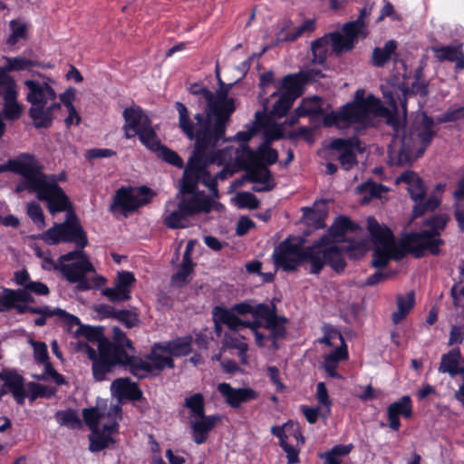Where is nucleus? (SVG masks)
<instances>
[{
	"mask_svg": "<svg viewBox=\"0 0 464 464\" xmlns=\"http://www.w3.org/2000/svg\"><path fill=\"white\" fill-rule=\"evenodd\" d=\"M373 117H383L392 127L393 138L392 149L398 153V163L408 164L420 157L436 134L435 124L431 118L423 114L420 121L406 128L401 126L379 99L372 95L364 98V91L358 90L354 101L343 106L339 111H332L323 117L325 126H336L344 129L353 126L355 130H362L372 124Z\"/></svg>",
	"mask_w": 464,
	"mask_h": 464,
	"instance_id": "nucleus-1",
	"label": "nucleus"
},
{
	"mask_svg": "<svg viewBox=\"0 0 464 464\" xmlns=\"http://www.w3.org/2000/svg\"><path fill=\"white\" fill-rule=\"evenodd\" d=\"M190 92L207 103L205 113H197L192 120L187 107L177 102L179 127L189 140H196L193 153L205 155L207 149L214 148L224 138L227 123L235 111L234 102L223 91L213 93L198 85L192 86Z\"/></svg>",
	"mask_w": 464,
	"mask_h": 464,
	"instance_id": "nucleus-2",
	"label": "nucleus"
},
{
	"mask_svg": "<svg viewBox=\"0 0 464 464\" xmlns=\"http://www.w3.org/2000/svg\"><path fill=\"white\" fill-rule=\"evenodd\" d=\"M208 160L205 155L193 153L184 169L182 178L183 196L170 199L166 203L163 220L165 225L172 229L186 227L188 218L199 212H209L212 208L211 199L204 193L194 192L198 183L204 184L213 195H218L217 181L208 169Z\"/></svg>",
	"mask_w": 464,
	"mask_h": 464,
	"instance_id": "nucleus-3",
	"label": "nucleus"
},
{
	"mask_svg": "<svg viewBox=\"0 0 464 464\" xmlns=\"http://www.w3.org/2000/svg\"><path fill=\"white\" fill-rule=\"evenodd\" d=\"M42 239L49 245H57L61 242H72L76 249L59 257V271L71 283H79V288L86 290L90 288L84 281L88 273L94 272V267L83 248L88 245L86 235L72 217V212L67 213V218L61 224H55L42 236Z\"/></svg>",
	"mask_w": 464,
	"mask_h": 464,
	"instance_id": "nucleus-4",
	"label": "nucleus"
},
{
	"mask_svg": "<svg viewBox=\"0 0 464 464\" xmlns=\"http://www.w3.org/2000/svg\"><path fill=\"white\" fill-rule=\"evenodd\" d=\"M12 171L23 176L24 179L16 186V191L25 189L34 191L37 198L47 202L52 215L65 211L70 201L62 188L57 184L55 176H47L41 172L34 156L22 154L14 160L0 165V173Z\"/></svg>",
	"mask_w": 464,
	"mask_h": 464,
	"instance_id": "nucleus-5",
	"label": "nucleus"
},
{
	"mask_svg": "<svg viewBox=\"0 0 464 464\" xmlns=\"http://www.w3.org/2000/svg\"><path fill=\"white\" fill-rule=\"evenodd\" d=\"M326 237H321L313 246L303 249L299 243L285 240L273 253L276 266L285 271H294L302 263L310 265L309 273L318 274L328 264L336 272L345 267V262L339 250L334 246H326Z\"/></svg>",
	"mask_w": 464,
	"mask_h": 464,
	"instance_id": "nucleus-6",
	"label": "nucleus"
},
{
	"mask_svg": "<svg viewBox=\"0 0 464 464\" xmlns=\"http://www.w3.org/2000/svg\"><path fill=\"white\" fill-rule=\"evenodd\" d=\"M113 332L116 343L106 340L96 342L93 337L91 340L86 339L88 342L77 341L75 343L76 350L92 360V374L98 382L103 381L106 374L118 364L130 371V353L125 342L128 339L118 327H114Z\"/></svg>",
	"mask_w": 464,
	"mask_h": 464,
	"instance_id": "nucleus-7",
	"label": "nucleus"
},
{
	"mask_svg": "<svg viewBox=\"0 0 464 464\" xmlns=\"http://www.w3.org/2000/svg\"><path fill=\"white\" fill-rule=\"evenodd\" d=\"M369 14L370 9L363 7L355 21H350L343 24V35L340 33H331L313 42L311 44V51L314 65L324 66L330 46L332 51L336 53L348 52L353 49L359 38L366 37L368 31L365 19ZM307 69H310V67H307ZM311 69L321 70L323 73L322 68L314 66ZM323 76L322 74L321 77Z\"/></svg>",
	"mask_w": 464,
	"mask_h": 464,
	"instance_id": "nucleus-8",
	"label": "nucleus"
},
{
	"mask_svg": "<svg viewBox=\"0 0 464 464\" xmlns=\"http://www.w3.org/2000/svg\"><path fill=\"white\" fill-rule=\"evenodd\" d=\"M257 130L256 122L247 126V129L236 134L235 140L240 142L238 148L227 147L218 150L216 154L208 156L205 153V160L208 164L217 163L222 165L227 160V156H230V160H234L238 164H262L266 167L276 163L278 160V153L270 146V139L265 140L258 146L256 150H252L246 146V142L251 140ZM279 136H274L271 140L278 139Z\"/></svg>",
	"mask_w": 464,
	"mask_h": 464,
	"instance_id": "nucleus-9",
	"label": "nucleus"
},
{
	"mask_svg": "<svg viewBox=\"0 0 464 464\" xmlns=\"http://www.w3.org/2000/svg\"><path fill=\"white\" fill-rule=\"evenodd\" d=\"M82 416L92 430L89 436L91 451H100L114 443L112 435L118 432V421L121 419L119 402H99L95 407L84 409Z\"/></svg>",
	"mask_w": 464,
	"mask_h": 464,
	"instance_id": "nucleus-10",
	"label": "nucleus"
},
{
	"mask_svg": "<svg viewBox=\"0 0 464 464\" xmlns=\"http://www.w3.org/2000/svg\"><path fill=\"white\" fill-rule=\"evenodd\" d=\"M40 79L24 82L27 89L26 101L30 104L29 115L35 128L51 126L55 114L61 110L57 94L52 84L54 81L39 74Z\"/></svg>",
	"mask_w": 464,
	"mask_h": 464,
	"instance_id": "nucleus-11",
	"label": "nucleus"
},
{
	"mask_svg": "<svg viewBox=\"0 0 464 464\" xmlns=\"http://www.w3.org/2000/svg\"><path fill=\"white\" fill-rule=\"evenodd\" d=\"M448 222L445 215H438L427 221L430 230L414 232L406 235L401 239L403 249L411 253L415 257L422 256L426 252L432 255L440 253V246L443 244L440 239V231L444 229Z\"/></svg>",
	"mask_w": 464,
	"mask_h": 464,
	"instance_id": "nucleus-12",
	"label": "nucleus"
},
{
	"mask_svg": "<svg viewBox=\"0 0 464 464\" xmlns=\"http://www.w3.org/2000/svg\"><path fill=\"white\" fill-rule=\"evenodd\" d=\"M321 70L306 69L296 74H289L284 77L281 82V92H274L271 97L279 96L274 104L271 113L276 117L285 116L295 99L302 94V85L310 81L321 78Z\"/></svg>",
	"mask_w": 464,
	"mask_h": 464,
	"instance_id": "nucleus-13",
	"label": "nucleus"
},
{
	"mask_svg": "<svg viewBox=\"0 0 464 464\" xmlns=\"http://www.w3.org/2000/svg\"><path fill=\"white\" fill-rule=\"evenodd\" d=\"M130 353V372L138 378H144L149 374H157L165 368H174L173 359L163 343H154L150 353L145 357L133 355V347L130 340H125Z\"/></svg>",
	"mask_w": 464,
	"mask_h": 464,
	"instance_id": "nucleus-14",
	"label": "nucleus"
},
{
	"mask_svg": "<svg viewBox=\"0 0 464 464\" xmlns=\"http://www.w3.org/2000/svg\"><path fill=\"white\" fill-rule=\"evenodd\" d=\"M367 228L374 245L372 264L375 268L384 267L392 258L399 259L402 256V252L387 227L381 226L374 218L370 217L367 218Z\"/></svg>",
	"mask_w": 464,
	"mask_h": 464,
	"instance_id": "nucleus-15",
	"label": "nucleus"
},
{
	"mask_svg": "<svg viewBox=\"0 0 464 464\" xmlns=\"http://www.w3.org/2000/svg\"><path fill=\"white\" fill-rule=\"evenodd\" d=\"M222 165L223 169L214 179H225L244 168L246 169V179L255 183L252 188L254 191H269L276 185L271 171L262 164H238L234 160H230V156H227V160Z\"/></svg>",
	"mask_w": 464,
	"mask_h": 464,
	"instance_id": "nucleus-16",
	"label": "nucleus"
},
{
	"mask_svg": "<svg viewBox=\"0 0 464 464\" xmlns=\"http://www.w3.org/2000/svg\"><path fill=\"white\" fill-rule=\"evenodd\" d=\"M398 181L407 184V190L415 202L413 208L414 217L423 215L425 212L435 209L440 205L439 194L443 191V185H438L435 192L425 199L426 188L420 177L411 171H405Z\"/></svg>",
	"mask_w": 464,
	"mask_h": 464,
	"instance_id": "nucleus-17",
	"label": "nucleus"
},
{
	"mask_svg": "<svg viewBox=\"0 0 464 464\" xmlns=\"http://www.w3.org/2000/svg\"><path fill=\"white\" fill-rule=\"evenodd\" d=\"M153 197L147 187H121L116 190L111 205V211L119 212L124 217L148 204Z\"/></svg>",
	"mask_w": 464,
	"mask_h": 464,
	"instance_id": "nucleus-18",
	"label": "nucleus"
},
{
	"mask_svg": "<svg viewBox=\"0 0 464 464\" xmlns=\"http://www.w3.org/2000/svg\"><path fill=\"white\" fill-rule=\"evenodd\" d=\"M256 306L253 307L246 302L234 304L230 309L223 307H215L213 316L216 321V330L219 331L218 324H226L232 332L239 333L246 330V327L252 324V321H244L237 315L251 314L254 320H259L260 315L256 314Z\"/></svg>",
	"mask_w": 464,
	"mask_h": 464,
	"instance_id": "nucleus-19",
	"label": "nucleus"
},
{
	"mask_svg": "<svg viewBox=\"0 0 464 464\" xmlns=\"http://www.w3.org/2000/svg\"><path fill=\"white\" fill-rule=\"evenodd\" d=\"M0 86L4 88L3 98L4 107L0 111V139L5 130L4 118L14 121L18 120L23 111V106L18 102L17 85L13 77L0 71Z\"/></svg>",
	"mask_w": 464,
	"mask_h": 464,
	"instance_id": "nucleus-20",
	"label": "nucleus"
},
{
	"mask_svg": "<svg viewBox=\"0 0 464 464\" xmlns=\"http://www.w3.org/2000/svg\"><path fill=\"white\" fill-rule=\"evenodd\" d=\"M32 313L42 315L34 320L35 325L42 326L46 322V316L56 315L59 320L64 324L66 330L72 333L75 338L84 337L85 339L91 340L94 337L93 328L82 324L77 316L68 314L63 309H51L49 307L35 308L32 310Z\"/></svg>",
	"mask_w": 464,
	"mask_h": 464,
	"instance_id": "nucleus-21",
	"label": "nucleus"
},
{
	"mask_svg": "<svg viewBox=\"0 0 464 464\" xmlns=\"http://www.w3.org/2000/svg\"><path fill=\"white\" fill-rule=\"evenodd\" d=\"M217 390L225 402L233 409H240L243 403L254 401L258 397V393L252 388H234L227 382L219 383Z\"/></svg>",
	"mask_w": 464,
	"mask_h": 464,
	"instance_id": "nucleus-22",
	"label": "nucleus"
},
{
	"mask_svg": "<svg viewBox=\"0 0 464 464\" xmlns=\"http://www.w3.org/2000/svg\"><path fill=\"white\" fill-rule=\"evenodd\" d=\"M330 147L338 150L341 166L348 170L356 163V152H362V148L360 140L353 137L348 139H335L332 140Z\"/></svg>",
	"mask_w": 464,
	"mask_h": 464,
	"instance_id": "nucleus-23",
	"label": "nucleus"
},
{
	"mask_svg": "<svg viewBox=\"0 0 464 464\" xmlns=\"http://www.w3.org/2000/svg\"><path fill=\"white\" fill-rule=\"evenodd\" d=\"M125 123L123 125L126 139L135 137L140 131L151 126L149 116L139 107L127 108L123 111Z\"/></svg>",
	"mask_w": 464,
	"mask_h": 464,
	"instance_id": "nucleus-24",
	"label": "nucleus"
},
{
	"mask_svg": "<svg viewBox=\"0 0 464 464\" xmlns=\"http://www.w3.org/2000/svg\"><path fill=\"white\" fill-rule=\"evenodd\" d=\"M256 312L264 319L263 329L269 332L271 342L276 346L277 339L285 334V327L278 322L275 312L268 305L258 304Z\"/></svg>",
	"mask_w": 464,
	"mask_h": 464,
	"instance_id": "nucleus-25",
	"label": "nucleus"
},
{
	"mask_svg": "<svg viewBox=\"0 0 464 464\" xmlns=\"http://www.w3.org/2000/svg\"><path fill=\"white\" fill-rule=\"evenodd\" d=\"M220 418L217 415H202L199 418L189 420V424L192 429V437L196 444L200 445L204 443L208 433L216 426Z\"/></svg>",
	"mask_w": 464,
	"mask_h": 464,
	"instance_id": "nucleus-26",
	"label": "nucleus"
},
{
	"mask_svg": "<svg viewBox=\"0 0 464 464\" xmlns=\"http://www.w3.org/2000/svg\"><path fill=\"white\" fill-rule=\"evenodd\" d=\"M412 413V404L410 396L404 395L399 401L389 405L387 415L389 426L393 430H398L401 427L399 416L410 418Z\"/></svg>",
	"mask_w": 464,
	"mask_h": 464,
	"instance_id": "nucleus-27",
	"label": "nucleus"
},
{
	"mask_svg": "<svg viewBox=\"0 0 464 464\" xmlns=\"http://www.w3.org/2000/svg\"><path fill=\"white\" fill-rule=\"evenodd\" d=\"M3 381L5 388L8 392H11L14 399L18 404H24L26 397V392L24 387V380L21 375L13 371H3L2 372Z\"/></svg>",
	"mask_w": 464,
	"mask_h": 464,
	"instance_id": "nucleus-28",
	"label": "nucleus"
},
{
	"mask_svg": "<svg viewBox=\"0 0 464 464\" xmlns=\"http://www.w3.org/2000/svg\"><path fill=\"white\" fill-rule=\"evenodd\" d=\"M461 353L459 348L452 349L447 354H443L439 367V372L449 373L451 377L464 375V366H460Z\"/></svg>",
	"mask_w": 464,
	"mask_h": 464,
	"instance_id": "nucleus-29",
	"label": "nucleus"
},
{
	"mask_svg": "<svg viewBox=\"0 0 464 464\" xmlns=\"http://www.w3.org/2000/svg\"><path fill=\"white\" fill-rule=\"evenodd\" d=\"M357 228L356 225H354L348 218L346 217H339L335 219L334 224L329 228V235L324 236L326 237V246H334V245L329 244V237L333 238L334 241H343V237L349 231H353ZM340 253L342 251L336 246H334ZM343 256V254H341Z\"/></svg>",
	"mask_w": 464,
	"mask_h": 464,
	"instance_id": "nucleus-30",
	"label": "nucleus"
},
{
	"mask_svg": "<svg viewBox=\"0 0 464 464\" xmlns=\"http://www.w3.org/2000/svg\"><path fill=\"white\" fill-rule=\"evenodd\" d=\"M348 358V352L343 346L336 348L334 351L327 354L324 358L323 368L327 374L332 378L341 379V375L336 372V369L341 361H344Z\"/></svg>",
	"mask_w": 464,
	"mask_h": 464,
	"instance_id": "nucleus-31",
	"label": "nucleus"
},
{
	"mask_svg": "<svg viewBox=\"0 0 464 464\" xmlns=\"http://www.w3.org/2000/svg\"><path fill=\"white\" fill-rule=\"evenodd\" d=\"M433 51L440 61L456 62L457 69H464V54L460 46L447 45L436 47Z\"/></svg>",
	"mask_w": 464,
	"mask_h": 464,
	"instance_id": "nucleus-32",
	"label": "nucleus"
},
{
	"mask_svg": "<svg viewBox=\"0 0 464 464\" xmlns=\"http://www.w3.org/2000/svg\"><path fill=\"white\" fill-rule=\"evenodd\" d=\"M247 334V330H245L239 333L233 332V334H226L224 336L225 345L237 349L238 351V356L243 362L246 361V353L248 350V345L245 342Z\"/></svg>",
	"mask_w": 464,
	"mask_h": 464,
	"instance_id": "nucleus-33",
	"label": "nucleus"
},
{
	"mask_svg": "<svg viewBox=\"0 0 464 464\" xmlns=\"http://www.w3.org/2000/svg\"><path fill=\"white\" fill-rule=\"evenodd\" d=\"M171 357L185 356L191 353L193 338L190 335L179 337L172 341L162 342Z\"/></svg>",
	"mask_w": 464,
	"mask_h": 464,
	"instance_id": "nucleus-34",
	"label": "nucleus"
},
{
	"mask_svg": "<svg viewBox=\"0 0 464 464\" xmlns=\"http://www.w3.org/2000/svg\"><path fill=\"white\" fill-rule=\"evenodd\" d=\"M414 303L413 292H408L406 295H399L397 296V310L392 314L393 324H400L412 309Z\"/></svg>",
	"mask_w": 464,
	"mask_h": 464,
	"instance_id": "nucleus-35",
	"label": "nucleus"
},
{
	"mask_svg": "<svg viewBox=\"0 0 464 464\" xmlns=\"http://www.w3.org/2000/svg\"><path fill=\"white\" fill-rule=\"evenodd\" d=\"M5 64L0 71H3L5 74L7 72L13 71H25L30 70L34 66H40L41 63L37 61L27 59L23 56L17 57H5Z\"/></svg>",
	"mask_w": 464,
	"mask_h": 464,
	"instance_id": "nucleus-36",
	"label": "nucleus"
},
{
	"mask_svg": "<svg viewBox=\"0 0 464 464\" xmlns=\"http://www.w3.org/2000/svg\"><path fill=\"white\" fill-rule=\"evenodd\" d=\"M295 111L298 117L306 115H322L323 102L319 97L316 96L304 99Z\"/></svg>",
	"mask_w": 464,
	"mask_h": 464,
	"instance_id": "nucleus-37",
	"label": "nucleus"
},
{
	"mask_svg": "<svg viewBox=\"0 0 464 464\" xmlns=\"http://www.w3.org/2000/svg\"><path fill=\"white\" fill-rule=\"evenodd\" d=\"M357 190L362 195V202H368L373 198H382V194L388 191L387 188L372 181H366L358 186Z\"/></svg>",
	"mask_w": 464,
	"mask_h": 464,
	"instance_id": "nucleus-38",
	"label": "nucleus"
},
{
	"mask_svg": "<svg viewBox=\"0 0 464 464\" xmlns=\"http://www.w3.org/2000/svg\"><path fill=\"white\" fill-rule=\"evenodd\" d=\"M184 406L189 410L188 419L199 418L205 414L204 397L201 393H194L187 397Z\"/></svg>",
	"mask_w": 464,
	"mask_h": 464,
	"instance_id": "nucleus-39",
	"label": "nucleus"
},
{
	"mask_svg": "<svg viewBox=\"0 0 464 464\" xmlns=\"http://www.w3.org/2000/svg\"><path fill=\"white\" fill-rule=\"evenodd\" d=\"M54 417L61 426H65L69 429H79L82 427V420L74 410L58 411Z\"/></svg>",
	"mask_w": 464,
	"mask_h": 464,
	"instance_id": "nucleus-40",
	"label": "nucleus"
},
{
	"mask_svg": "<svg viewBox=\"0 0 464 464\" xmlns=\"http://www.w3.org/2000/svg\"><path fill=\"white\" fill-rule=\"evenodd\" d=\"M397 44L394 41H388L383 48H375L372 53V62L376 66L384 65L395 52Z\"/></svg>",
	"mask_w": 464,
	"mask_h": 464,
	"instance_id": "nucleus-41",
	"label": "nucleus"
},
{
	"mask_svg": "<svg viewBox=\"0 0 464 464\" xmlns=\"http://www.w3.org/2000/svg\"><path fill=\"white\" fill-rule=\"evenodd\" d=\"M135 390L136 387L130 382L129 378L116 379L111 385V394L118 398L130 396Z\"/></svg>",
	"mask_w": 464,
	"mask_h": 464,
	"instance_id": "nucleus-42",
	"label": "nucleus"
},
{
	"mask_svg": "<svg viewBox=\"0 0 464 464\" xmlns=\"http://www.w3.org/2000/svg\"><path fill=\"white\" fill-rule=\"evenodd\" d=\"M137 135L140 141L150 150L157 152L160 147L162 146L152 125Z\"/></svg>",
	"mask_w": 464,
	"mask_h": 464,
	"instance_id": "nucleus-43",
	"label": "nucleus"
},
{
	"mask_svg": "<svg viewBox=\"0 0 464 464\" xmlns=\"http://www.w3.org/2000/svg\"><path fill=\"white\" fill-rule=\"evenodd\" d=\"M100 311H104L108 315L113 316L121 323H123L128 328L135 326L138 323V317L134 313L127 310H121L114 312L112 308L109 306L102 307Z\"/></svg>",
	"mask_w": 464,
	"mask_h": 464,
	"instance_id": "nucleus-44",
	"label": "nucleus"
},
{
	"mask_svg": "<svg viewBox=\"0 0 464 464\" xmlns=\"http://www.w3.org/2000/svg\"><path fill=\"white\" fill-rule=\"evenodd\" d=\"M353 446L348 445H336L330 451L321 454V458L324 460L325 464L341 463L340 457L347 455Z\"/></svg>",
	"mask_w": 464,
	"mask_h": 464,
	"instance_id": "nucleus-45",
	"label": "nucleus"
},
{
	"mask_svg": "<svg viewBox=\"0 0 464 464\" xmlns=\"http://www.w3.org/2000/svg\"><path fill=\"white\" fill-rule=\"evenodd\" d=\"M29 399L34 401L37 398H52L56 392V389L37 382L28 384Z\"/></svg>",
	"mask_w": 464,
	"mask_h": 464,
	"instance_id": "nucleus-46",
	"label": "nucleus"
},
{
	"mask_svg": "<svg viewBox=\"0 0 464 464\" xmlns=\"http://www.w3.org/2000/svg\"><path fill=\"white\" fill-rule=\"evenodd\" d=\"M263 326L259 320H253L252 324L246 327L248 334L254 335L256 344L259 347L265 346L266 341H271L270 335L265 333Z\"/></svg>",
	"mask_w": 464,
	"mask_h": 464,
	"instance_id": "nucleus-47",
	"label": "nucleus"
},
{
	"mask_svg": "<svg viewBox=\"0 0 464 464\" xmlns=\"http://www.w3.org/2000/svg\"><path fill=\"white\" fill-rule=\"evenodd\" d=\"M11 34L7 39V43L11 45L15 44L21 39L26 37V24L19 20H12L10 22Z\"/></svg>",
	"mask_w": 464,
	"mask_h": 464,
	"instance_id": "nucleus-48",
	"label": "nucleus"
},
{
	"mask_svg": "<svg viewBox=\"0 0 464 464\" xmlns=\"http://www.w3.org/2000/svg\"><path fill=\"white\" fill-rule=\"evenodd\" d=\"M104 296L113 303H119L130 298L129 290H126L115 283L114 287H108L102 291Z\"/></svg>",
	"mask_w": 464,
	"mask_h": 464,
	"instance_id": "nucleus-49",
	"label": "nucleus"
},
{
	"mask_svg": "<svg viewBox=\"0 0 464 464\" xmlns=\"http://www.w3.org/2000/svg\"><path fill=\"white\" fill-rule=\"evenodd\" d=\"M237 205L241 208L256 209L259 207V200L250 192H240L235 197Z\"/></svg>",
	"mask_w": 464,
	"mask_h": 464,
	"instance_id": "nucleus-50",
	"label": "nucleus"
},
{
	"mask_svg": "<svg viewBox=\"0 0 464 464\" xmlns=\"http://www.w3.org/2000/svg\"><path fill=\"white\" fill-rule=\"evenodd\" d=\"M157 152L159 156L166 162L179 169L184 168L183 160L179 156V154L176 151L162 145L161 147H160Z\"/></svg>",
	"mask_w": 464,
	"mask_h": 464,
	"instance_id": "nucleus-51",
	"label": "nucleus"
},
{
	"mask_svg": "<svg viewBox=\"0 0 464 464\" xmlns=\"http://www.w3.org/2000/svg\"><path fill=\"white\" fill-rule=\"evenodd\" d=\"M295 34V24L291 20H284L282 22L279 31L276 33L277 42H294L295 38L292 35Z\"/></svg>",
	"mask_w": 464,
	"mask_h": 464,
	"instance_id": "nucleus-52",
	"label": "nucleus"
},
{
	"mask_svg": "<svg viewBox=\"0 0 464 464\" xmlns=\"http://www.w3.org/2000/svg\"><path fill=\"white\" fill-rule=\"evenodd\" d=\"M8 298H9V305L10 309L14 305V303H27L32 300V296L30 295L29 289H19V290H11L8 289Z\"/></svg>",
	"mask_w": 464,
	"mask_h": 464,
	"instance_id": "nucleus-53",
	"label": "nucleus"
},
{
	"mask_svg": "<svg viewBox=\"0 0 464 464\" xmlns=\"http://www.w3.org/2000/svg\"><path fill=\"white\" fill-rule=\"evenodd\" d=\"M289 428L292 429L293 436L295 438L296 440H298V425L295 423L285 424L284 426H273L271 428V432L279 439V443H281V441H284L288 439V436L286 435V430Z\"/></svg>",
	"mask_w": 464,
	"mask_h": 464,
	"instance_id": "nucleus-54",
	"label": "nucleus"
},
{
	"mask_svg": "<svg viewBox=\"0 0 464 464\" xmlns=\"http://www.w3.org/2000/svg\"><path fill=\"white\" fill-rule=\"evenodd\" d=\"M315 30V20L306 19L300 24H295V41L302 35H310Z\"/></svg>",
	"mask_w": 464,
	"mask_h": 464,
	"instance_id": "nucleus-55",
	"label": "nucleus"
},
{
	"mask_svg": "<svg viewBox=\"0 0 464 464\" xmlns=\"http://www.w3.org/2000/svg\"><path fill=\"white\" fill-rule=\"evenodd\" d=\"M315 30V20L306 19L300 24H295V41L302 35H310Z\"/></svg>",
	"mask_w": 464,
	"mask_h": 464,
	"instance_id": "nucleus-56",
	"label": "nucleus"
},
{
	"mask_svg": "<svg viewBox=\"0 0 464 464\" xmlns=\"http://www.w3.org/2000/svg\"><path fill=\"white\" fill-rule=\"evenodd\" d=\"M27 214L31 218V219L39 227H44V217L39 204L35 202L29 203L27 206Z\"/></svg>",
	"mask_w": 464,
	"mask_h": 464,
	"instance_id": "nucleus-57",
	"label": "nucleus"
},
{
	"mask_svg": "<svg viewBox=\"0 0 464 464\" xmlns=\"http://www.w3.org/2000/svg\"><path fill=\"white\" fill-rule=\"evenodd\" d=\"M34 348V356L38 363H44L49 361L47 346L43 342L30 341Z\"/></svg>",
	"mask_w": 464,
	"mask_h": 464,
	"instance_id": "nucleus-58",
	"label": "nucleus"
},
{
	"mask_svg": "<svg viewBox=\"0 0 464 464\" xmlns=\"http://www.w3.org/2000/svg\"><path fill=\"white\" fill-rule=\"evenodd\" d=\"M316 400L319 404L325 407L327 413H329L332 401L329 398L328 391L324 382H318L316 385Z\"/></svg>",
	"mask_w": 464,
	"mask_h": 464,
	"instance_id": "nucleus-59",
	"label": "nucleus"
},
{
	"mask_svg": "<svg viewBox=\"0 0 464 464\" xmlns=\"http://www.w3.org/2000/svg\"><path fill=\"white\" fill-rule=\"evenodd\" d=\"M192 271V267L180 266L179 270L172 276V284L178 287L184 285L188 282V278Z\"/></svg>",
	"mask_w": 464,
	"mask_h": 464,
	"instance_id": "nucleus-60",
	"label": "nucleus"
},
{
	"mask_svg": "<svg viewBox=\"0 0 464 464\" xmlns=\"http://www.w3.org/2000/svg\"><path fill=\"white\" fill-rule=\"evenodd\" d=\"M134 281V276L130 272L123 271L118 274L115 283L121 287L129 290V293L130 294L131 285Z\"/></svg>",
	"mask_w": 464,
	"mask_h": 464,
	"instance_id": "nucleus-61",
	"label": "nucleus"
},
{
	"mask_svg": "<svg viewBox=\"0 0 464 464\" xmlns=\"http://www.w3.org/2000/svg\"><path fill=\"white\" fill-rule=\"evenodd\" d=\"M464 118V106L457 109H450L442 114L440 121L442 122L454 121Z\"/></svg>",
	"mask_w": 464,
	"mask_h": 464,
	"instance_id": "nucleus-62",
	"label": "nucleus"
},
{
	"mask_svg": "<svg viewBox=\"0 0 464 464\" xmlns=\"http://www.w3.org/2000/svg\"><path fill=\"white\" fill-rule=\"evenodd\" d=\"M266 372L270 382L276 386V390L279 392L284 391L285 385L280 380L278 368L276 366H268Z\"/></svg>",
	"mask_w": 464,
	"mask_h": 464,
	"instance_id": "nucleus-63",
	"label": "nucleus"
},
{
	"mask_svg": "<svg viewBox=\"0 0 464 464\" xmlns=\"http://www.w3.org/2000/svg\"><path fill=\"white\" fill-rule=\"evenodd\" d=\"M451 295L457 305L464 304V280L452 286Z\"/></svg>",
	"mask_w": 464,
	"mask_h": 464,
	"instance_id": "nucleus-64",
	"label": "nucleus"
}]
</instances>
